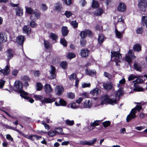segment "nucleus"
<instances>
[{
	"label": "nucleus",
	"instance_id": "nucleus-1",
	"mask_svg": "<svg viewBox=\"0 0 147 147\" xmlns=\"http://www.w3.org/2000/svg\"><path fill=\"white\" fill-rule=\"evenodd\" d=\"M123 94L122 91L119 89L116 92L115 96L112 98H109L108 96L107 95H104L102 97L100 100H98V103L96 104V106L106 104L107 103L112 105L117 104V101L119 100V97Z\"/></svg>",
	"mask_w": 147,
	"mask_h": 147
},
{
	"label": "nucleus",
	"instance_id": "nucleus-2",
	"mask_svg": "<svg viewBox=\"0 0 147 147\" xmlns=\"http://www.w3.org/2000/svg\"><path fill=\"white\" fill-rule=\"evenodd\" d=\"M92 35V34L91 31L88 30H86L81 31L80 34L81 38L80 40L81 45L83 47H85L86 43L85 38L87 36L91 37Z\"/></svg>",
	"mask_w": 147,
	"mask_h": 147
},
{
	"label": "nucleus",
	"instance_id": "nucleus-3",
	"mask_svg": "<svg viewBox=\"0 0 147 147\" xmlns=\"http://www.w3.org/2000/svg\"><path fill=\"white\" fill-rule=\"evenodd\" d=\"M15 87L17 89V91L20 93V96L24 98H28L27 93L24 92L23 90V84L21 81L16 80L15 82Z\"/></svg>",
	"mask_w": 147,
	"mask_h": 147
},
{
	"label": "nucleus",
	"instance_id": "nucleus-4",
	"mask_svg": "<svg viewBox=\"0 0 147 147\" xmlns=\"http://www.w3.org/2000/svg\"><path fill=\"white\" fill-rule=\"evenodd\" d=\"M142 109V107L140 105L136 106L133 109L127 117V122H128L132 119L136 117V111L138 110L140 112Z\"/></svg>",
	"mask_w": 147,
	"mask_h": 147
},
{
	"label": "nucleus",
	"instance_id": "nucleus-5",
	"mask_svg": "<svg viewBox=\"0 0 147 147\" xmlns=\"http://www.w3.org/2000/svg\"><path fill=\"white\" fill-rule=\"evenodd\" d=\"M111 60L115 62L116 65H118V63L120 61V59L121 57V55L118 51H113L111 52Z\"/></svg>",
	"mask_w": 147,
	"mask_h": 147
},
{
	"label": "nucleus",
	"instance_id": "nucleus-6",
	"mask_svg": "<svg viewBox=\"0 0 147 147\" xmlns=\"http://www.w3.org/2000/svg\"><path fill=\"white\" fill-rule=\"evenodd\" d=\"M136 58V57L132 53V50H129L128 55H126L125 60L129 63H130L131 62L132 59H134Z\"/></svg>",
	"mask_w": 147,
	"mask_h": 147
},
{
	"label": "nucleus",
	"instance_id": "nucleus-7",
	"mask_svg": "<svg viewBox=\"0 0 147 147\" xmlns=\"http://www.w3.org/2000/svg\"><path fill=\"white\" fill-rule=\"evenodd\" d=\"M7 39V35L5 32H0V51H1L3 48L1 43L6 42Z\"/></svg>",
	"mask_w": 147,
	"mask_h": 147
},
{
	"label": "nucleus",
	"instance_id": "nucleus-8",
	"mask_svg": "<svg viewBox=\"0 0 147 147\" xmlns=\"http://www.w3.org/2000/svg\"><path fill=\"white\" fill-rule=\"evenodd\" d=\"M138 7L142 11H146V7H147V2L146 0H140L139 2Z\"/></svg>",
	"mask_w": 147,
	"mask_h": 147
},
{
	"label": "nucleus",
	"instance_id": "nucleus-9",
	"mask_svg": "<svg viewBox=\"0 0 147 147\" xmlns=\"http://www.w3.org/2000/svg\"><path fill=\"white\" fill-rule=\"evenodd\" d=\"M64 91V88L61 86L58 85L56 86L55 91L56 94L59 96L62 94Z\"/></svg>",
	"mask_w": 147,
	"mask_h": 147
},
{
	"label": "nucleus",
	"instance_id": "nucleus-10",
	"mask_svg": "<svg viewBox=\"0 0 147 147\" xmlns=\"http://www.w3.org/2000/svg\"><path fill=\"white\" fill-rule=\"evenodd\" d=\"M5 53L7 58V60L9 61L10 59L13 57L14 52L12 49H9L7 50Z\"/></svg>",
	"mask_w": 147,
	"mask_h": 147
},
{
	"label": "nucleus",
	"instance_id": "nucleus-11",
	"mask_svg": "<svg viewBox=\"0 0 147 147\" xmlns=\"http://www.w3.org/2000/svg\"><path fill=\"white\" fill-rule=\"evenodd\" d=\"M83 108H90L92 105V101L91 100H86L83 103Z\"/></svg>",
	"mask_w": 147,
	"mask_h": 147
},
{
	"label": "nucleus",
	"instance_id": "nucleus-12",
	"mask_svg": "<svg viewBox=\"0 0 147 147\" xmlns=\"http://www.w3.org/2000/svg\"><path fill=\"white\" fill-rule=\"evenodd\" d=\"M50 69L49 71L50 74H51V78H54L56 76V69L53 65L50 66Z\"/></svg>",
	"mask_w": 147,
	"mask_h": 147
},
{
	"label": "nucleus",
	"instance_id": "nucleus-13",
	"mask_svg": "<svg viewBox=\"0 0 147 147\" xmlns=\"http://www.w3.org/2000/svg\"><path fill=\"white\" fill-rule=\"evenodd\" d=\"M16 14L17 16H21L23 14V9L21 7H18L15 9Z\"/></svg>",
	"mask_w": 147,
	"mask_h": 147
},
{
	"label": "nucleus",
	"instance_id": "nucleus-14",
	"mask_svg": "<svg viewBox=\"0 0 147 147\" xmlns=\"http://www.w3.org/2000/svg\"><path fill=\"white\" fill-rule=\"evenodd\" d=\"M40 14L39 12H34L30 16V18L32 21H35L39 18Z\"/></svg>",
	"mask_w": 147,
	"mask_h": 147
},
{
	"label": "nucleus",
	"instance_id": "nucleus-15",
	"mask_svg": "<svg viewBox=\"0 0 147 147\" xmlns=\"http://www.w3.org/2000/svg\"><path fill=\"white\" fill-rule=\"evenodd\" d=\"M45 91L46 94H49L52 92L53 91V89L52 88L51 85L49 84H46L45 86Z\"/></svg>",
	"mask_w": 147,
	"mask_h": 147
},
{
	"label": "nucleus",
	"instance_id": "nucleus-16",
	"mask_svg": "<svg viewBox=\"0 0 147 147\" xmlns=\"http://www.w3.org/2000/svg\"><path fill=\"white\" fill-rule=\"evenodd\" d=\"M55 99L54 98H44L41 101L42 103H51L54 102Z\"/></svg>",
	"mask_w": 147,
	"mask_h": 147
},
{
	"label": "nucleus",
	"instance_id": "nucleus-17",
	"mask_svg": "<svg viewBox=\"0 0 147 147\" xmlns=\"http://www.w3.org/2000/svg\"><path fill=\"white\" fill-rule=\"evenodd\" d=\"M80 53L82 57H86L88 56L89 51L88 49H84L81 50Z\"/></svg>",
	"mask_w": 147,
	"mask_h": 147
},
{
	"label": "nucleus",
	"instance_id": "nucleus-18",
	"mask_svg": "<svg viewBox=\"0 0 147 147\" xmlns=\"http://www.w3.org/2000/svg\"><path fill=\"white\" fill-rule=\"evenodd\" d=\"M24 41V37L23 36L20 35L18 36L16 38V42L18 44L22 45Z\"/></svg>",
	"mask_w": 147,
	"mask_h": 147
},
{
	"label": "nucleus",
	"instance_id": "nucleus-19",
	"mask_svg": "<svg viewBox=\"0 0 147 147\" xmlns=\"http://www.w3.org/2000/svg\"><path fill=\"white\" fill-rule=\"evenodd\" d=\"M126 9L125 5L123 3H120L118 7V10L120 11H124Z\"/></svg>",
	"mask_w": 147,
	"mask_h": 147
},
{
	"label": "nucleus",
	"instance_id": "nucleus-20",
	"mask_svg": "<svg viewBox=\"0 0 147 147\" xmlns=\"http://www.w3.org/2000/svg\"><path fill=\"white\" fill-rule=\"evenodd\" d=\"M9 72L10 69L8 65H7L4 69H2V70L0 73H3L4 75H7L9 74Z\"/></svg>",
	"mask_w": 147,
	"mask_h": 147
},
{
	"label": "nucleus",
	"instance_id": "nucleus-21",
	"mask_svg": "<svg viewBox=\"0 0 147 147\" xmlns=\"http://www.w3.org/2000/svg\"><path fill=\"white\" fill-rule=\"evenodd\" d=\"M103 86L105 89L110 90L112 88L113 85L111 82H107L104 83L103 84Z\"/></svg>",
	"mask_w": 147,
	"mask_h": 147
},
{
	"label": "nucleus",
	"instance_id": "nucleus-22",
	"mask_svg": "<svg viewBox=\"0 0 147 147\" xmlns=\"http://www.w3.org/2000/svg\"><path fill=\"white\" fill-rule=\"evenodd\" d=\"M23 32L24 33L28 34L31 32V28L28 26L25 25L23 28Z\"/></svg>",
	"mask_w": 147,
	"mask_h": 147
},
{
	"label": "nucleus",
	"instance_id": "nucleus-23",
	"mask_svg": "<svg viewBox=\"0 0 147 147\" xmlns=\"http://www.w3.org/2000/svg\"><path fill=\"white\" fill-rule=\"evenodd\" d=\"M55 9L58 11H60L62 10V7L61 4L59 2L56 3L55 5Z\"/></svg>",
	"mask_w": 147,
	"mask_h": 147
},
{
	"label": "nucleus",
	"instance_id": "nucleus-24",
	"mask_svg": "<svg viewBox=\"0 0 147 147\" xmlns=\"http://www.w3.org/2000/svg\"><path fill=\"white\" fill-rule=\"evenodd\" d=\"M62 33L64 36H66L68 33L67 28L66 26H63L62 28Z\"/></svg>",
	"mask_w": 147,
	"mask_h": 147
},
{
	"label": "nucleus",
	"instance_id": "nucleus-25",
	"mask_svg": "<svg viewBox=\"0 0 147 147\" xmlns=\"http://www.w3.org/2000/svg\"><path fill=\"white\" fill-rule=\"evenodd\" d=\"M100 91V90L98 88H96L91 91L90 93L93 96H96L99 94Z\"/></svg>",
	"mask_w": 147,
	"mask_h": 147
},
{
	"label": "nucleus",
	"instance_id": "nucleus-26",
	"mask_svg": "<svg viewBox=\"0 0 147 147\" xmlns=\"http://www.w3.org/2000/svg\"><path fill=\"white\" fill-rule=\"evenodd\" d=\"M85 72L86 74L91 76L94 75L96 73V71L94 70H90L88 69H86Z\"/></svg>",
	"mask_w": 147,
	"mask_h": 147
},
{
	"label": "nucleus",
	"instance_id": "nucleus-27",
	"mask_svg": "<svg viewBox=\"0 0 147 147\" xmlns=\"http://www.w3.org/2000/svg\"><path fill=\"white\" fill-rule=\"evenodd\" d=\"M141 47L139 44H136L133 47V50L134 51H139L141 50Z\"/></svg>",
	"mask_w": 147,
	"mask_h": 147
},
{
	"label": "nucleus",
	"instance_id": "nucleus-28",
	"mask_svg": "<svg viewBox=\"0 0 147 147\" xmlns=\"http://www.w3.org/2000/svg\"><path fill=\"white\" fill-rule=\"evenodd\" d=\"M103 10L101 8H99L94 12V14L96 16L101 15L103 13Z\"/></svg>",
	"mask_w": 147,
	"mask_h": 147
},
{
	"label": "nucleus",
	"instance_id": "nucleus-29",
	"mask_svg": "<svg viewBox=\"0 0 147 147\" xmlns=\"http://www.w3.org/2000/svg\"><path fill=\"white\" fill-rule=\"evenodd\" d=\"M105 39V38L102 34H100L98 37V41L99 43L100 44L103 42Z\"/></svg>",
	"mask_w": 147,
	"mask_h": 147
},
{
	"label": "nucleus",
	"instance_id": "nucleus-30",
	"mask_svg": "<svg viewBox=\"0 0 147 147\" xmlns=\"http://www.w3.org/2000/svg\"><path fill=\"white\" fill-rule=\"evenodd\" d=\"M60 66L63 69H66L67 66V63L65 61H62L60 64Z\"/></svg>",
	"mask_w": 147,
	"mask_h": 147
},
{
	"label": "nucleus",
	"instance_id": "nucleus-31",
	"mask_svg": "<svg viewBox=\"0 0 147 147\" xmlns=\"http://www.w3.org/2000/svg\"><path fill=\"white\" fill-rule=\"evenodd\" d=\"M50 37L53 40L56 41L57 40V36L54 33H51L50 35Z\"/></svg>",
	"mask_w": 147,
	"mask_h": 147
},
{
	"label": "nucleus",
	"instance_id": "nucleus-32",
	"mask_svg": "<svg viewBox=\"0 0 147 147\" xmlns=\"http://www.w3.org/2000/svg\"><path fill=\"white\" fill-rule=\"evenodd\" d=\"M99 5L98 2L94 0H92V7L95 8H96L99 7Z\"/></svg>",
	"mask_w": 147,
	"mask_h": 147
},
{
	"label": "nucleus",
	"instance_id": "nucleus-33",
	"mask_svg": "<svg viewBox=\"0 0 147 147\" xmlns=\"http://www.w3.org/2000/svg\"><path fill=\"white\" fill-rule=\"evenodd\" d=\"M115 32L116 36L118 38H120L122 37V34L119 31H118L116 28H115Z\"/></svg>",
	"mask_w": 147,
	"mask_h": 147
},
{
	"label": "nucleus",
	"instance_id": "nucleus-34",
	"mask_svg": "<svg viewBox=\"0 0 147 147\" xmlns=\"http://www.w3.org/2000/svg\"><path fill=\"white\" fill-rule=\"evenodd\" d=\"M134 66L135 69L138 71H141V66L137 63H135L134 64Z\"/></svg>",
	"mask_w": 147,
	"mask_h": 147
},
{
	"label": "nucleus",
	"instance_id": "nucleus-35",
	"mask_svg": "<svg viewBox=\"0 0 147 147\" xmlns=\"http://www.w3.org/2000/svg\"><path fill=\"white\" fill-rule=\"evenodd\" d=\"M43 86L41 83L37 82L36 84V89L37 90H40L42 89Z\"/></svg>",
	"mask_w": 147,
	"mask_h": 147
},
{
	"label": "nucleus",
	"instance_id": "nucleus-36",
	"mask_svg": "<svg viewBox=\"0 0 147 147\" xmlns=\"http://www.w3.org/2000/svg\"><path fill=\"white\" fill-rule=\"evenodd\" d=\"M142 21L144 25H145L146 27L147 28V16H143L142 18Z\"/></svg>",
	"mask_w": 147,
	"mask_h": 147
},
{
	"label": "nucleus",
	"instance_id": "nucleus-37",
	"mask_svg": "<svg viewBox=\"0 0 147 147\" xmlns=\"http://www.w3.org/2000/svg\"><path fill=\"white\" fill-rule=\"evenodd\" d=\"M26 10L28 13L32 14V15L34 12V11L30 7H26Z\"/></svg>",
	"mask_w": 147,
	"mask_h": 147
},
{
	"label": "nucleus",
	"instance_id": "nucleus-38",
	"mask_svg": "<svg viewBox=\"0 0 147 147\" xmlns=\"http://www.w3.org/2000/svg\"><path fill=\"white\" fill-rule=\"evenodd\" d=\"M100 121L96 120L94 121V122L91 123L90 124V125L92 127H94L96 126L99 125V123Z\"/></svg>",
	"mask_w": 147,
	"mask_h": 147
},
{
	"label": "nucleus",
	"instance_id": "nucleus-39",
	"mask_svg": "<svg viewBox=\"0 0 147 147\" xmlns=\"http://www.w3.org/2000/svg\"><path fill=\"white\" fill-rule=\"evenodd\" d=\"M76 56L75 54L73 53H69L67 55V58L69 59H71L75 57Z\"/></svg>",
	"mask_w": 147,
	"mask_h": 147
},
{
	"label": "nucleus",
	"instance_id": "nucleus-40",
	"mask_svg": "<svg viewBox=\"0 0 147 147\" xmlns=\"http://www.w3.org/2000/svg\"><path fill=\"white\" fill-rule=\"evenodd\" d=\"M62 131L63 129L62 128L60 127L56 128L55 130V133H57L58 134H62Z\"/></svg>",
	"mask_w": 147,
	"mask_h": 147
},
{
	"label": "nucleus",
	"instance_id": "nucleus-41",
	"mask_svg": "<svg viewBox=\"0 0 147 147\" xmlns=\"http://www.w3.org/2000/svg\"><path fill=\"white\" fill-rule=\"evenodd\" d=\"M61 43L64 47H66L67 46V42L66 40L64 38L61 39L60 41Z\"/></svg>",
	"mask_w": 147,
	"mask_h": 147
},
{
	"label": "nucleus",
	"instance_id": "nucleus-42",
	"mask_svg": "<svg viewBox=\"0 0 147 147\" xmlns=\"http://www.w3.org/2000/svg\"><path fill=\"white\" fill-rule=\"evenodd\" d=\"M66 124L68 125L71 126L74 124V121L73 120H70L69 119H67L65 121Z\"/></svg>",
	"mask_w": 147,
	"mask_h": 147
},
{
	"label": "nucleus",
	"instance_id": "nucleus-43",
	"mask_svg": "<svg viewBox=\"0 0 147 147\" xmlns=\"http://www.w3.org/2000/svg\"><path fill=\"white\" fill-rule=\"evenodd\" d=\"M143 82V80L141 78H138L136 80L133 81V83L134 84H138V83H140L142 82Z\"/></svg>",
	"mask_w": 147,
	"mask_h": 147
},
{
	"label": "nucleus",
	"instance_id": "nucleus-44",
	"mask_svg": "<svg viewBox=\"0 0 147 147\" xmlns=\"http://www.w3.org/2000/svg\"><path fill=\"white\" fill-rule=\"evenodd\" d=\"M44 45L45 48L47 49H49L50 47V44L48 40H44Z\"/></svg>",
	"mask_w": 147,
	"mask_h": 147
},
{
	"label": "nucleus",
	"instance_id": "nucleus-45",
	"mask_svg": "<svg viewBox=\"0 0 147 147\" xmlns=\"http://www.w3.org/2000/svg\"><path fill=\"white\" fill-rule=\"evenodd\" d=\"M64 14L67 18H69L70 16H71V15H72V14L71 11H65Z\"/></svg>",
	"mask_w": 147,
	"mask_h": 147
},
{
	"label": "nucleus",
	"instance_id": "nucleus-46",
	"mask_svg": "<svg viewBox=\"0 0 147 147\" xmlns=\"http://www.w3.org/2000/svg\"><path fill=\"white\" fill-rule=\"evenodd\" d=\"M96 138H94L92 140L88 141V145H91L94 144L96 142Z\"/></svg>",
	"mask_w": 147,
	"mask_h": 147
},
{
	"label": "nucleus",
	"instance_id": "nucleus-47",
	"mask_svg": "<svg viewBox=\"0 0 147 147\" xmlns=\"http://www.w3.org/2000/svg\"><path fill=\"white\" fill-rule=\"evenodd\" d=\"M125 82V80L124 78L120 80L119 82V84H117V86L119 87L120 86V84H124Z\"/></svg>",
	"mask_w": 147,
	"mask_h": 147
},
{
	"label": "nucleus",
	"instance_id": "nucleus-48",
	"mask_svg": "<svg viewBox=\"0 0 147 147\" xmlns=\"http://www.w3.org/2000/svg\"><path fill=\"white\" fill-rule=\"evenodd\" d=\"M111 122L110 121H106L102 123V125L103 126L105 127H106L109 126Z\"/></svg>",
	"mask_w": 147,
	"mask_h": 147
},
{
	"label": "nucleus",
	"instance_id": "nucleus-49",
	"mask_svg": "<svg viewBox=\"0 0 147 147\" xmlns=\"http://www.w3.org/2000/svg\"><path fill=\"white\" fill-rule=\"evenodd\" d=\"M71 24L74 28H76L78 27V23L76 20L72 21L71 22Z\"/></svg>",
	"mask_w": 147,
	"mask_h": 147
},
{
	"label": "nucleus",
	"instance_id": "nucleus-50",
	"mask_svg": "<svg viewBox=\"0 0 147 147\" xmlns=\"http://www.w3.org/2000/svg\"><path fill=\"white\" fill-rule=\"evenodd\" d=\"M56 133L55 131L52 130H50L48 132V135L50 137H53L54 136Z\"/></svg>",
	"mask_w": 147,
	"mask_h": 147
},
{
	"label": "nucleus",
	"instance_id": "nucleus-51",
	"mask_svg": "<svg viewBox=\"0 0 147 147\" xmlns=\"http://www.w3.org/2000/svg\"><path fill=\"white\" fill-rule=\"evenodd\" d=\"M137 77L132 74L131 75H130L129 76L128 78V80L129 81L132 80L134 79L135 78H136Z\"/></svg>",
	"mask_w": 147,
	"mask_h": 147
},
{
	"label": "nucleus",
	"instance_id": "nucleus-52",
	"mask_svg": "<svg viewBox=\"0 0 147 147\" xmlns=\"http://www.w3.org/2000/svg\"><path fill=\"white\" fill-rule=\"evenodd\" d=\"M104 75L105 77L107 78L109 80L112 78V75L107 72H105Z\"/></svg>",
	"mask_w": 147,
	"mask_h": 147
},
{
	"label": "nucleus",
	"instance_id": "nucleus-53",
	"mask_svg": "<svg viewBox=\"0 0 147 147\" xmlns=\"http://www.w3.org/2000/svg\"><path fill=\"white\" fill-rule=\"evenodd\" d=\"M34 97L36 100H41L43 98L42 96L40 95H34Z\"/></svg>",
	"mask_w": 147,
	"mask_h": 147
},
{
	"label": "nucleus",
	"instance_id": "nucleus-54",
	"mask_svg": "<svg viewBox=\"0 0 147 147\" xmlns=\"http://www.w3.org/2000/svg\"><path fill=\"white\" fill-rule=\"evenodd\" d=\"M60 105L62 106H65L66 105V102L63 99H60L59 101Z\"/></svg>",
	"mask_w": 147,
	"mask_h": 147
},
{
	"label": "nucleus",
	"instance_id": "nucleus-55",
	"mask_svg": "<svg viewBox=\"0 0 147 147\" xmlns=\"http://www.w3.org/2000/svg\"><path fill=\"white\" fill-rule=\"evenodd\" d=\"M76 77L75 73H73L71 75L69 76V78L70 80H73L75 79Z\"/></svg>",
	"mask_w": 147,
	"mask_h": 147
},
{
	"label": "nucleus",
	"instance_id": "nucleus-56",
	"mask_svg": "<svg viewBox=\"0 0 147 147\" xmlns=\"http://www.w3.org/2000/svg\"><path fill=\"white\" fill-rule=\"evenodd\" d=\"M41 8L43 11H45L47 9V7L45 4H42L41 5Z\"/></svg>",
	"mask_w": 147,
	"mask_h": 147
},
{
	"label": "nucleus",
	"instance_id": "nucleus-57",
	"mask_svg": "<svg viewBox=\"0 0 147 147\" xmlns=\"http://www.w3.org/2000/svg\"><path fill=\"white\" fill-rule=\"evenodd\" d=\"M90 86V83H83L82 84V86L83 88H85L86 87H89Z\"/></svg>",
	"mask_w": 147,
	"mask_h": 147
},
{
	"label": "nucleus",
	"instance_id": "nucleus-58",
	"mask_svg": "<svg viewBox=\"0 0 147 147\" xmlns=\"http://www.w3.org/2000/svg\"><path fill=\"white\" fill-rule=\"evenodd\" d=\"M71 108L72 109H75L78 108V106L76 105V103L73 102L70 105Z\"/></svg>",
	"mask_w": 147,
	"mask_h": 147
},
{
	"label": "nucleus",
	"instance_id": "nucleus-59",
	"mask_svg": "<svg viewBox=\"0 0 147 147\" xmlns=\"http://www.w3.org/2000/svg\"><path fill=\"white\" fill-rule=\"evenodd\" d=\"M19 134L22 136H24V137L29 139L30 138V136H28V135H26L23 133L22 132V131H20V132L19 133Z\"/></svg>",
	"mask_w": 147,
	"mask_h": 147
},
{
	"label": "nucleus",
	"instance_id": "nucleus-60",
	"mask_svg": "<svg viewBox=\"0 0 147 147\" xmlns=\"http://www.w3.org/2000/svg\"><path fill=\"white\" fill-rule=\"evenodd\" d=\"M143 29L141 28H139L137 29L136 30L137 33L138 34H141L143 32Z\"/></svg>",
	"mask_w": 147,
	"mask_h": 147
},
{
	"label": "nucleus",
	"instance_id": "nucleus-61",
	"mask_svg": "<svg viewBox=\"0 0 147 147\" xmlns=\"http://www.w3.org/2000/svg\"><path fill=\"white\" fill-rule=\"evenodd\" d=\"M5 81L4 80H1L0 81V89L3 88L4 85Z\"/></svg>",
	"mask_w": 147,
	"mask_h": 147
},
{
	"label": "nucleus",
	"instance_id": "nucleus-62",
	"mask_svg": "<svg viewBox=\"0 0 147 147\" xmlns=\"http://www.w3.org/2000/svg\"><path fill=\"white\" fill-rule=\"evenodd\" d=\"M68 95L69 97L71 99L74 98L75 96L74 93L70 92L68 94Z\"/></svg>",
	"mask_w": 147,
	"mask_h": 147
},
{
	"label": "nucleus",
	"instance_id": "nucleus-63",
	"mask_svg": "<svg viewBox=\"0 0 147 147\" xmlns=\"http://www.w3.org/2000/svg\"><path fill=\"white\" fill-rule=\"evenodd\" d=\"M41 124L43 125L46 129L49 130L50 129V127L49 125L45 123L42 122Z\"/></svg>",
	"mask_w": 147,
	"mask_h": 147
},
{
	"label": "nucleus",
	"instance_id": "nucleus-64",
	"mask_svg": "<svg viewBox=\"0 0 147 147\" xmlns=\"http://www.w3.org/2000/svg\"><path fill=\"white\" fill-rule=\"evenodd\" d=\"M30 25L32 27H34L36 26V24L34 22V21H33L30 22Z\"/></svg>",
	"mask_w": 147,
	"mask_h": 147
}]
</instances>
